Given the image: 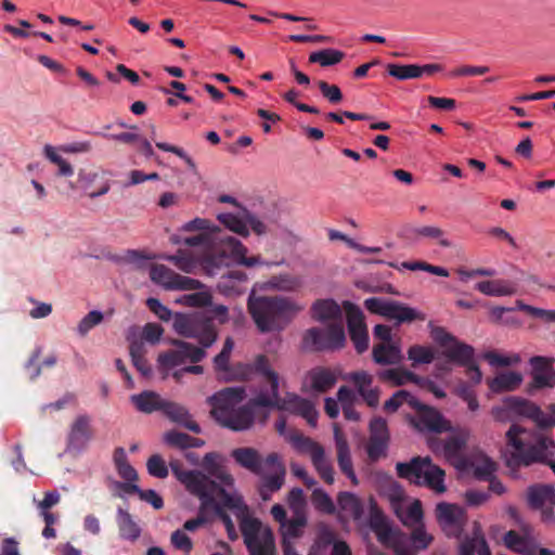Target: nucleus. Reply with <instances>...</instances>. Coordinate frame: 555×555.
<instances>
[{
  "instance_id": "f257e3e1",
  "label": "nucleus",
  "mask_w": 555,
  "mask_h": 555,
  "mask_svg": "<svg viewBox=\"0 0 555 555\" xmlns=\"http://www.w3.org/2000/svg\"><path fill=\"white\" fill-rule=\"evenodd\" d=\"M170 467L185 489L201 501L196 517L186 520L183 530L196 531L209 524L215 516H219L225 526L229 538L231 540L237 539L235 526L227 514V511L231 509L224 504L223 492L229 491L227 489L218 490L217 485L199 472H184L175 462L170 463Z\"/></svg>"
},
{
  "instance_id": "f03ea898",
  "label": "nucleus",
  "mask_w": 555,
  "mask_h": 555,
  "mask_svg": "<svg viewBox=\"0 0 555 555\" xmlns=\"http://www.w3.org/2000/svg\"><path fill=\"white\" fill-rule=\"evenodd\" d=\"M255 370L260 375L261 380L268 384L269 388H261L254 396V404L274 406L279 410L287 411L301 416L310 426H317L319 413L310 400L296 393H286L284 398L279 397V387L282 384V379L264 357L257 358Z\"/></svg>"
},
{
  "instance_id": "7ed1b4c3",
  "label": "nucleus",
  "mask_w": 555,
  "mask_h": 555,
  "mask_svg": "<svg viewBox=\"0 0 555 555\" xmlns=\"http://www.w3.org/2000/svg\"><path fill=\"white\" fill-rule=\"evenodd\" d=\"M224 504L237 518L244 541L251 555H276L274 537L269 526L250 515L238 492H223Z\"/></svg>"
},
{
  "instance_id": "20e7f679",
  "label": "nucleus",
  "mask_w": 555,
  "mask_h": 555,
  "mask_svg": "<svg viewBox=\"0 0 555 555\" xmlns=\"http://www.w3.org/2000/svg\"><path fill=\"white\" fill-rule=\"evenodd\" d=\"M245 398L242 388H224L212 395L208 401L211 415L223 427L234 431L248 430L255 423L254 398L250 404L238 406ZM258 408H262L258 405Z\"/></svg>"
},
{
  "instance_id": "39448f33",
  "label": "nucleus",
  "mask_w": 555,
  "mask_h": 555,
  "mask_svg": "<svg viewBox=\"0 0 555 555\" xmlns=\"http://www.w3.org/2000/svg\"><path fill=\"white\" fill-rule=\"evenodd\" d=\"M231 455L241 466L261 478L260 493L263 500L283 486L286 470L279 454L271 453L261 459L258 451L253 448H237Z\"/></svg>"
},
{
  "instance_id": "423d86ee",
  "label": "nucleus",
  "mask_w": 555,
  "mask_h": 555,
  "mask_svg": "<svg viewBox=\"0 0 555 555\" xmlns=\"http://www.w3.org/2000/svg\"><path fill=\"white\" fill-rule=\"evenodd\" d=\"M396 470L399 477L417 486H425L436 493L447 491L444 470L428 456H415L408 463H397Z\"/></svg>"
},
{
  "instance_id": "0eeeda50",
  "label": "nucleus",
  "mask_w": 555,
  "mask_h": 555,
  "mask_svg": "<svg viewBox=\"0 0 555 555\" xmlns=\"http://www.w3.org/2000/svg\"><path fill=\"white\" fill-rule=\"evenodd\" d=\"M491 415L498 422H506L511 415L532 421L539 428H551L554 418L545 413L535 402L511 396L502 400V405L493 406Z\"/></svg>"
},
{
  "instance_id": "6e6552de",
  "label": "nucleus",
  "mask_w": 555,
  "mask_h": 555,
  "mask_svg": "<svg viewBox=\"0 0 555 555\" xmlns=\"http://www.w3.org/2000/svg\"><path fill=\"white\" fill-rule=\"evenodd\" d=\"M286 441L300 454H307L319 474L328 485L334 483V469L324 448L311 438L293 430L286 436Z\"/></svg>"
},
{
  "instance_id": "1a4fd4ad",
  "label": "nucleus",
  "mask_w": 555,
  "mask_h": 555,
  "mask_svg": "<svg viewBox=\"0 0 555 555\" xmlns=\"http://www.w3.org/2000/svg\"><path fill=\"white\" fill-rule=\"evenodd\" d=\"M469 436L470 434L467 429H459L452 433L443 442L435 439L428 440V447L435 454L443 456L457 470L465 469L467 459L463 456V451Z\"/></svg>"
},
{
  "instance_id": "9d476101",
  "label": "nucleus",
  "mask_w": 555,
  "mask_h": 555,
  "mask_svg": "<svg viewBox=\"0 0 555 555\" xmlns=\"http://www.w3.org/2000/svg\"><path fill=\"white\" fill-rule=\"evenodd\" d=\"M345 343L343 321L330 323L324 331L309 328L302 337L304 347L310 350L339 349L345 346Z\"/></svg>"
},
{
  "instance_id": "9b49d317",
  "label": "nucleus",
  "mask_w": 555,
  "mask_h": 555,
  "mask_svg": "<svg viewBox=\"0 0 555 555\" xmlns=\"http://www.w3.org/2000/svg\"><path fill=\"white\" fill-rule=\"evenodd\" d=\"M251 292L248 310L260 332L281 331L274 297L256 296Z\"/></svg>"
},
{
  "instance_id": "f8f14e48",
  "label": "nucleus",
  "mask_w": 555,
  "mask_h": 555,
  "mask_svg": "<svg viewBox=\"0 0 555 555\" xmlns=\"http://www.w3.org/2000/svg\"><path fill=\"white\" fill-rule=\"evenodd\" d=\"M217 219L229 231L243 237H247L249 235V228L257 235H263L267 233V225L264 222L243 207H238L234 212L218 214Z\"/></svg>"
},
{
  "instance_id": "ddd939ff",
  "label": "nucleus",
  "mask_w": 555,
  "mask_h": 555,
  "mask_svg": "<svg viewBox=\"0 0 555 555\" xmlns=\"http://www.w3.org/2000/svg\"><path fill=\"white\" fill-rule=\"evenodd\" d=\"M172 345L175 350L163 352L157 359L159 369L166 373L188 362L197 363L206 356L204 349L182 340H172Z\"/></svg>"
},
{
  "instance_id": "4468645a",
  "label": "nucleus",
  "mask_w": 555,
  "mask_h": 555,
  "mask_svg": "<svg viewBox=\"0 0 555 555\" xmlns=\"http://www.w3.org/2000/svg\"><path fill=\"white\" fill-rule=\"evenodd\" d=\"M371 527L377 539L385 546L392 548L397 555H414L410 550L405 535L399 530L392 529L386 518L376 513L371 517Z\"/></svg>"
},
{
  "instance_id": "2eb2a0df",
  "label": "nucleus",
  "mask_w": 555,
  "mask_h": 555,
  "mask_svg": "<svg viewBox=\"0 0 555 555\" xmlns=\"http://www.w3.org/2000/svg\"><path fill=\"white\" fill-rule=\"evenodd\" d=\"M531 380L527 384L526 392L534 395L541 389L555 387L554 359L548 357L535 356L530 358Z\"/></svg>"
},
{
  "instance_id": "dca6fc26",
  "label": "nucleus",
  "mask_w": 555,
  "mask_h": 555,
  "mask_svg": "<svg viewBox=\"0 0 555 555\" xmlns=\"http://www.w3.org/2000/svg\"><path fill=\"white\" fill-rule=\"evenodd\" d=\"M416 416L410 417V424L420 433L440 434L450 431L451 422L434 408L421 404L414 408Z\"/></svg>"
},
{
  "instance_id": "f3484780",
  "label": "nucleus",
  "mask_w": 555,
  "mask_h": 555,
  "mask_svg": "<svg viewBox=\"0 0 555 555\" xmlns=\"http://www.w3.org/2000/svg\"><path fill=\"white\" fill-rule=\"evenodd\" d=\"M436 518L442 531L449 537H459L467 520L462 506L447 502L437 504Z\"/></svg>"
},
{
  "instance_id": "a211bd4d",
  "label": "nucleus",
  "mask_w": 555,
  "mask_h": 555,
  "mask_svg": "<svg viewBox=\"0 0 555 555\" xmlns=\"http://www.w3.org/2000/svg\"><path fill=\"white\" fill-rule=\"evenodd\" d=\"M531 437V433L525 427L514 424L506 431V446L511 456L506 459L508 466H527V454L529 452V443L527 438Z\"/></svg>"
},
{
  "instance_id": "6ab92c4d",
  "label": "nucleus",
  "mask_w": 555,
  "mask_h": 555,
  "mask_svg": "<svg viewBox=\"0 0 555 555\" xmlns=\"http://www.w3.org/2000/svg\"><path fill=\"white\" fill-rule=\"evenodd\" d=\"M434 339L442 347V353L450 361L461 365H468L474 359V348L459 341L455 337L439 328L434 333Z\"/></svg>"
},
{
  "instance_id": "aec40b11",
  "label": "nucleus",
  "mask_w": 555,
  "mask_h": 555,
  "mask_svg": "<svg viewBox=\"0 0 555 555\" xmlns=\"http://www.w3.org/2000/svg\"><path fill=\"white\" fill-rule=\"evenodd\" d=\"M150 276L153 282L166 289L195 291L199 287L197 280L180 275L164 264L153 266L150 270Z\"/></svg>"
},
{
  "instance_id": "412c9836",
  "label": "nucleus",
  "mask_w": 555,
  "mask_h": 555,
  "mask_svg": "<svg viewBox=\"0 0 555 555\" xmlns=\"http://www.w3.org/2000/svg\"><path fill=\"white\" fill-rule=\"evenodd\" d=\"M347 312V322L350 338L359 353L364 352L369 347V335L362 311L350 302L344 305Z\"/></svg>"
},
{
  "instance_id": "4be33fe9",
  "label": "nucleus",
  "mask_w": 555,
  "mask_h": 555,
  "mask_svg": "<svg viewBox=\"0 0 555 555\" xmlns=\"http://www.w3.org/2000/svg\"><path fill=\"white\" fill-rule=\"evenodd\" d=\"M528 501L532 508L541 511L542 520L546 524L554 521L552 512L555 505V489L552 486H533L528 490Z\"/></svg>"
},
{
  "instance_id": "5701e85b",
  "label": "nucleus",
  "mask_w": 555,
  "mask_h": 555,
  "mask_svg": "<svg viewBox=\"0 0 555 555\" xmlns=\"http://www.w3.org/2000/svg\"><path fill=\"white\" fill-rule=\"evenodd\" d=\"M219 244L221 258H231L236 263L248 268L260 266L263 263L259 256L248 257L247 247L235 237L227 236L223 240H221Z\"/></svg>"
},
{
  "instance_id": "b1692460",
  "label": "nucleus",
  "mask_w": 555,
  "mask_h": 555,
  "mask_svg": "<svg viewBox=\"0 0 555 555\" xmlns=\"http://www.w3.org/2000/svg\"><path fill=\"white\" fill-rule=\"evenodd\" d=\"M233 348L234 341L231 337H228L220 353L214 358L216 373L220 379L225 382L246 377L244 367L242 365H237L234 369H231L229 364Z\"/></svg>"
},
{
  "instance_id": "393cba45",
  "label": "nucleus",
  "mask_w": 555,
  "mask_h": 555,
  "mask_svg": "<svg viewBox=\"0 0 555 555\" xmlns=\"http://www.w3.org/2000/svg\"><path fill=\"white\" fill-rule=\"evenodd\" d=\"M332 544L330 555H351L346 542L336 541L334 532L326 526L321 525L318 530V538L310 550V555H325L326 547Z\"/></svg>"
},
{
  "instance_id": "a878e982",
  "label": "nucleus",
  "mask_w": 555,
  "mask_h": 555,
  "mask_svg": "<svg viewBox=\"0 0 555 555\" xmlns=\"http://www.w3.org/2000/svg\"><path fill=\"white\" fill-rule=\"evenodd\" d=\"M337 383V373L327 367L318 366L310 370L305 378V386L317 392H326Z\"/></svg>"
},
{
  "instance_id": "bb28decb",
  "label": "nucleus",
  "mask_w": 555,
  "mask_h": 555,
  "mask_svg": "<svg viewBox=\"0 0 555 555\" xmlns=\"http://www.w3.org/2000/svg\"><path fill=\"white\" fill-rule=\"evenodd\" d=\"M334 440L337 453V462L340 470L351 480L354 486L358 485V478L353 470L347 439L337 426L334 427Z\"/></svg>"
},
{
  "instance_id": "cd10ccee",
  "label": "nucleus",
  "mask_w": 555,
  "mask_h": 555,
  "mask_svg": "<svg viewBox=\"0 0 555 555\" xmlns=\"http://www.w3.org/2000/svg\"><path fill=\"white\" fill-rule=\"evenodd\" d=\"M524 383V375L518 371H503L488 379L489 389L494 393L512 392Z\"/></svg>"
},
{
  "instance_id": "c85d7f7f",
  "label": "nucleus",
  "mask_w": 555,
  "mask_h": 555,
  "mask_svg": "<svg viewBox=\"0 0 555 555\" xmlns=\"http://www.w3.org/2000/svg\"><path fill=\"white\" fill-rule=\"evenodd\" d=\"M532 441L529 443V452L526 456L527 466L544 461L547 456L554 454L555 442L546 435L541 433H531Z\"/></svg>"
},
{
  "instance_id": "c756f323",
  "label": "nucleus",
  "mask_w": 555,
  "mask_h": 555,
  "mask_svg": "<svg viewBox=\"0 0 555 555\" xmlns=\"http://www.w3.org/2000/svg\"><path fill=\"white\" fill-rule=\"evenodd\" d=\"M312 319L324 323H336L343 321L341 309L333 299H319L311 307Z\"/></svg>"
},
{
  "instance_id": "7c9ffc66",
  "label": "nucleus",
  "mask_w": 555,
  "mask_h": 555,
  "mask_svg": "<svg viewBox=\"0 0 555 555\" xmlns=\"http://www.w3.org/2000/svg\"><path fill=\"white\" fill-rule=\"evenodd\" d=\"M300 282L289 275V274H280L274 275L270 278L266 282L257 283L253 291L256 292H283V293H291L295 292L299 288Z\"/></svg>"
},
{
  "instance_id": "2f4dec72",
  "label": "nucleus",
  "mask_w": 555,
  "mask_h": 555,
  "mask_svg": "<svg viewBox=\"0 0 555 555\" xmlns=\"http://www.w3.org/2000/svg\"><path fill=\"white\" fill-rule=\"evenodd\" d=\"M372 356L376 363L384 365L398 364L403 359L401 346L396 341L374 345Z\"/></svg>"
},
{
  "instance_id": "473e14b6",
  "label": "nucleus",
  "mask_w": 555,
  "mask_h": 555,
  "mask_svg": "<svg viewBox=\"0 0 555 555\" xmlns=\"http://www.w3.org/2000/svg\"><path fill=\"white\" fill-rule=\"evenodd\" d=\"M384 318L397 323H411L416 320L424 321L426 315L414 308L390 300Z\"/></svg>"
},
{
  "instance_id": "72a5a7b5",
  "label": "nucleus",
  "mask_w": 555,
  "mask_h": 555,
  "mask_svg": "<svg viewBox=\"0 0 555 555\" xmlns=\"http://www.w3.org/2000/svg\"><path fill=\"white\" fill-rule=\"evenodd\" d=\"M159 410L172 422L181 424L194 433H199V426L192 421L191 415L184 406L163 399Z\"/></svg>"
},
{
  "instance_id": "f704fd0d",
  "label": "nucleus",
  "mask_w": 555,
  "mask_h": 555,
  "mask_svg": "<svg viewBox=\"0 0 555 555\" xmlns=\"http://www.w3.org/2000/svg\"><path fill=\"white\" fill-rule=\"evenodd\" d=\"M90 439V418L86 415L78 416L73 423L68 436L69 447L76 450H80L88 443Z\"/></svg>"
},
{
  "instance_id": "c9c22d12",
  "label": "nucleus",
  "mask_w": 555,
  "mask_h": 555,
  "mask_svg": "<svg viewBox=\"0 0 555 555\" xmlns=\"http://www.w3.org/2000/svg\"><path fill=\"white\" fill-rule=\"evenodd\" d=\"M395 513L403 525L409 527L420 525L423 519L422 503L417 499H405L402 505L396 506Z\"/></svg>"
},
{
  "instance_id": "e433bc0d",
  "label": "nucleus",
  "mask_w": 555,
  "mask_h": 555,
  "mask_svg": "<svg viewBox=\"0 0 555 555\" xmlns=\"http://www.w3.org/2000/svg\"><path fill=\"white\" fill-rule=\"evenodd\" d=\"M460 472L473 474L477 478L487 479L495 470V463L487 455L479 453L467 459V466Z\"/></svg>"
},
{
  "instance_id": "4c0bfd02",
  "label": "nucleus",
  "mask_w": 555,
  "mask_h": 555,
  "mask_svg": "<svg viewBox=\"0 0 555 555\" xmlns=\"http://www.w3.org/2000/svg\"><path fill=\"white\" fill-rule=\"evenodd\" d=\"M378 490L382 495L390 501L393 511H396V506L402 505L405 500L402 487L388 475H383L379 478Z\"/></svg>"
},
{
  "instance_id": "58836bf2",
  "label": "nucleus",
  "mask_w": 555,
  "mask_h": 555,
  "mask_svg": "<svg viewBox=\"0 0 555 555\" xmlns=\"http://www.w3.org/2000/svg\"><path fill=\"white\" fill-rule=\"evenodd\" d=\"M475 288L487 296H511L516 293L515 285L507 280H487L480 281L475 285Z\"/></svg>"
},
{
  "instance_id": "ea45409f",
  "label": "nucleus",
  "mask_w": 555,
  "mask_h": 555,
  "mask_svg": "<svg viewBox=\"0 0 555 555\" xmlns=\"http://www.w3.org/2000/svg\"><path fill=\"white\" fill-rule=\"evenodd\" d=\"M378 377L393 387L403 386L409 383L416 385L423 383V378L403 367L385 370L378 374Z\"/></svg>"
},
{
  "instance_id": "a19ab883",
  "label": "nucleus",
  "mask_w": 555,
  "mask_h": 555,
  "mask_svg": "<svg viewBox=\"0 0 555 555\" xmlns=\"http://www.w3.org/2000/svg\"><path fill=\"white\" fill-rule=\"evenodd\" d=\"M280 327L283 330L300 311L304 305L287 297H274Z\"/></svg>"
},
{
  "instance_id": "79ce46f5",
  "label": "nucleus",
  "mask_w": 555,
  "mask_h": 555,
  "mask_svg": "<svg viewBox=\"0 0 555 555\" xmlns=\"http://www.w3.org/2000/svg\"><path fill=\"white\" fill-rule=\"evenodd\" d=\"M130 401L138 411L150 414L160 409L163 398L154 391H142L141 393L132 395Z\"/></svg>"
},
{
  "instance_id": "37998d69",
  "label": "nucleus",
  "mask_w": 555,
  "mask_h": 555,
  "mask_svg": "<svg viewBox=\"0 0 555 555\" xmlns=\"http://www.w3.org/2000/svg\"><path fill=\"white\" fill-rule=\"evenodd\" d=\"M99 176L100 172L98 171L81 170L78 173V182L80 184V188L86 192L87 196L91 198L104 195L109 191L111 185L107 181H102L98 190H91L92 185L94 184Z\"/></svg>"
},
{
  "instance_id": "c03bdc74",
  "label": "nucleus",
  "mask_w": 555,
  "mask_h": 555,
  "mask_svg": "<svg viewBox=\"0 0 555 555\" xmlns=\"http://www.w3.org/2000/svg\"><path fill=\"white\" fill-rule=\"evenodd\" d=\"M482 359L492 367H512L521 363L522 359L516 352L490 350L482 353Z\"/></svg>"
},
{
  "instance_id": "a18cd8bd",
  "label": "nucleus",
  "mask_w": 555,
  "mask_h": 555,
  "mask_svg": "<svg viewBox=\"0 0 555 555\" xmlns=\"http://www.w3.org/2000/svg\"><path fill=\"white\" fill-rule=\"evenodd\" d=\"M219 455L216 453H207L204 457V464L208 472L216 476L217 479L221 482L222 487H217V489H227L228 491H236L234 489V478L231 474L224 470H218L217 461Z\"/></svg>"
},
{
  "instance_id": "49530a36",
  "label": "nucleus",
  "mask_w": 555,
  "mask_h": 555,
  "mask_svg": "<svg viewBox=\"0 0 555 555\" xmlns=\"http://www.w3.org/2000/svg\"><path fill=\"white\" fill-rule=\"evenodd\" d=\"M306 525V515H294L292 519L284 521L282 526H280L283 543H289L291 540L299 538Z\"/></svg>"
},
{
  "instance_id": "de8ad7c7",
  "label": "nucleus",
  "mask_w": 555,
  "mask_h": 555,
  "mask_svg": "<svg viewBox=\"0 0 555 555\" xmlns=\"http://www.w3.org/2000/svg\"><path fill=\"white\" fill-rule=\"evenodd\" d=\"M408 360L412 366L430 364L435 359V350L430 346L412 345L406 350Z\"/></svg>"
},
{
  "instance_id": "09e8293b",
  "label": "nucleus",
  "mask_w": 555,
  "mask_h": 555,
  "mask_svg": "<svg viewBox=\"0 0 555 555\" xmlns=\"http://www.w3.org/2000/svg\"><path fill=\"white\" fill-rule=\"evenodd\" d=\"M173 330L184 337H197V320L188 314L177 313L173 317Z\"/></svg>"
},
{
  "instance_id": "8fccbe9b",
  "label": "nucleus",
  "mask_w": 555,
  "mask_h": 555,
  "mask_svg": "<svg viewBox=\"0 0 555 555\" xmlns=\"http://www.w3.org/2000/svg\"><path fill=\"white\" fill-rule=\"evenodd\" d=\"M117 524L124 539L135 540L140 535L139 526L132 519L131 515L121 508L117 512Z\"/></svg>"
},
{
  "instance_id": "3c124183",
  "label": "nucleus",
  "mask_w": 555,
  "mask_h": 555,
  "mask_svg": "<svg viewBox=\"0 0 555 555\" xmlns=\"http://www.w3.org/2000/svg\"><path fill=\"white\" fill-rule=\"evenodd\" d=\"M345 53L336 49H323L312 52L309 55V62L321 65L322 67L338 64L344 59Z\"/></svg>"
},
{
  "instance_id": "603ef678",
  "label": "nucleus",
  "mask_w": 555,
  "mask_h": 555,
  "mask_svg": "<svg viewBox=\"0 0 555 555\" xmlns=\"http://www.w3.org/2000/svg\"><path fill=\"white\" fill-rule=\"evenodd\" d=\"M338 505L348 516L358 519L362 514V504L357 495L350 492H343L338 495Z\"/></svg>"
},
{
  "instance_id": "864d4df0",
  "label": "nucleus",
  "mask_w": 555,
  "mask_h": 555,
  "mask_svg": "<svg viewBox=\"0 0 555 555\" xmlns=\"http://www.w3.org/2000/svg\"><path fill=\"white\" fill-rule=\"evenodd\" d=\"M403 403H408L412 408H417L420 401L406 390H399L395 392L384 403V410L388 413L396 412Z\"/></svg>"
},
{
  "instance_id": "5fc2aeb1",
  "label": "nucleus",
  "mask_w": 555,
  "mask_h": 555,
  "mask_svg": "<svg viewBox=\"0 0 555 555\" xmlns=\"http://www.w3.org/2000/svg\"><path fill=\"white\" fill-rule=\"evenodd\" d=\"M199 289L196 293L188 294L176 299L177 304L186 307H205L211 304V295L208 289L204 288L199 283Z\"/></svg>"
},
{
  "instance_id": "6e6d98bb",
  "label": "nucleus",
  "mask_w": 555,
  "mask_h": 555,
  "mask_svg": "<svg viewBox=\"0 0 555 555\" xmlns=\"http://www.w3.org/2000/svg\"><path fill=\"white\" fill-rule=\"evenodd\" d=\"M43 154L51 163L59 167V175L69 177L74 173L73 166L59 154L54 146L50 144L44 145Z\"/></svg>"
},
{
  "instance_id": "4d7b16f0",
  "label": "nucleus",
  "mask_w": 555,
  "mask_h": 555,
  "mask_svg": "<svg viewBox=\"0 0 555 555\" xmlns=\"http://www.w3.org/2000/svg\"><path fill=\"white\" fill-rule=\"evenodd\" d=\"M311 501L318 511H321L325 514H333L335 512L333 500L322 488L315 486L313 487Z\"/></svg>"
},
{
  "instance_id": "13d9d810",
  "label": "nucleus",
  "mask_w": 555,
  "mask_h": 555,
  "mask_svg": "<svg viewBox=\"0 0 555 555\" xmlns=\"http://www.w3.org/2000/svg\"><path fill=\"white\" fill-rule=\"evenodd\" d=\"M183 232H205L207 234H215L220 231V228L208 219L195 218L191 221L185 222L181 227Z\"/></svg>"
},
{
  "instance_id": "bf43d9fd",
  "label": "nucleus",
  "mask_w": 555,
  "mask_h": 555,
  "mask_svg": "<svg viewBox=\"0 0 555 555\" xmlns=\"http://www.w3.org/2000/svg\"><path fill=\"white\" fill-rule=\"evenodd\" d=\"M344 379L351 383L359 395H362L365 390L370 389L373 384V376L365 371L348 373L344 376Z\"/></svg>"
},
{
  "instance_id": "052dcab7",
  "label": "nucleus",
  "mask_w": 555,
  "mask_h": 555,
  "mask_svg": "<svg viewBox=\"0 0 555 555\" xmlns=\"http://www.w3.org/2000/svg\"><path fill=\"white\" fill-rule=\"evenodd\" d=\"M388 73L390 76L399 79L406 80L420 77L418 65L416 64H408V65H399V64H390L388 65Z\"/></svg>"
},
{
  "instance_id": "680f3d73",
  "label": "nucleus",
  "mask_w": 555,
  "mask_h": 555,
  "mask_svg": "<svg viewBox=\"0 0 555 555\" xmlns=\"http://www.w3.org/2000/svg\"><path fill=\"white\" fill-rule=\"evenodd\" d=\"M475 531L472 540H466L462 544H467L468 550L474 554L476 551L479 555H490V548L481 533L480 527L477 522L474 524Z\"/></svg>"
},
{
  "instance_id": "e2e57ef3",
  "label": "nucleus",
  "mask_w": 555,
  "mask_h": 555,
  "mask_svg": "<svg viewBox=\"0 0 555 555\" xmlns=\"http://www.w3.org/2000/svg\"><path fill=\"white\" fill-rule=\"evenodd\" d=\"M286 503L294 515H306V499L301 489L293 488L287 494Z\"/></svg>"
},
{
  "instance_id": "0e129e2a",
  "label": "nucleus",
  "mask_w": 555,
  "mask_h": 555,
  "mask_svg": "<svg viewBox=\"0 0 555 555\" xmlns=\"http://www.w3.org/2000/svg\"><path fill=\"white\" fill-rule=\"evenodd\" d=\"M518 308L527 314L540 320L545 324L555 323V310L537 308L526 304H518Z\"/></svg>"
},
{
  "instance_id": "69168bd1",
  "label": "nucleus",
  "mask_w": 555,
  "mask_h": 555,
  "mask_svg": "<svg viewBox=\"0 0 555 555\" xmlns=\"http://www.w3.org/2000/svg\"><path fill=\"white\" fill-rule=\"evenodd\" d=\"M170 543L176 550L184 554H190L193 550V541L183 529H177L171 533Z\"/></svg>"
},
{
  "instance_id": "338daca9",
  "label": "nucleus",
  "mask_w": 555,
  "mask_h": 555,
  "mask_svg": "<svg viewBox=\"0 0 555 555\" xmlns=\"http://www.w3.org/2000/svg\"><path fill=\"white\" fill-rule=\"evenodd\" d=\"M504 543L508 548L519 553L527 552L530 545L528 539L519 535L515 531H508L504 535Z\"/></svg>"
},
{
  "instance_id": "774afa93",
  "label": "nucleus",
  "mask_w": 555,
  "mask_h": 555,
  "mask_svg": "<svg viewBox=\"0 0 555 555\" xmlns=\"http://www.w3.org/2000/svg\"><path fill=\"white\" fill-rule=\"evenodd\" d=\"M146 467L149 474L154 477L165 478L168 476L167 465L158 454H154L147 460Z\"/></svg>"
}]
</instances>
